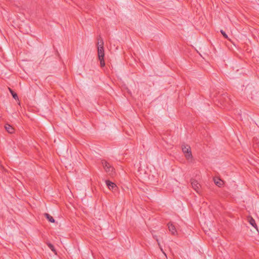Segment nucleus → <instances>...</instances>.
I'll return each instance as SVG.
<instances>
[{
    "label": "nucleus",
    "instance_id": "f257e3e1",
    "mask_svg": "<svg viewBox=\"0 0 259 259\" xmlns=\"http://www.w3.org/2000/svg\"><path fill=\"white\" fill-rule=\"evenodd\" d=\"M104 42L100 38L98 39V55L99 59L100 61V65L102 67L105 66V62L104 60V51L103 48Z\"/></svg>",
    "mask_w": 259,
    "mask_h": 259
},
{
    "label": "nucleus",
    "instance_id": "f03ea898",
    "mask_svg": "<svg viewBox=\"0 0 259 259\" xmlns=\"http://www.w3.org/2000/svg\"><path fill=\"white\" fill-rule=\"evenodd\" d=\"M102 165L105 171L109 175L113 176L115 174L114 168L105 160H102Z\"/></svg>",
    "mask_w": 259,
    "mask_h": 259
},
{
    "label": "nucleus",
    "instance_id": "7ed1b4c3",
    "mask_svg": "<svg viewBox=\"0 0 259 259\" xmlns=\"http://www.w3.org/2000/svg\"><path fill=\"white\" fill-rule=\"evenodd\" d=\"M182 151L185 154L186 157L189 159L192 158L190 147L188 145L182 146Z\"/></svg>",
    "mask_w": 259,
    "mask_h": 259
},
{
    "label": "nucleus",
    "instance_id": "20e7f679",
    "mask_svg": "<svg viewBox=\"0 0 259 259\" xmlns=\"http://www.w3.org/2000/svg\"><path fill=\"white\" fill-rule=\"evenodd\" d=\"M191 185L194 190L197 192H199V188L200 185L196 180H192L191 181Z\"/></svg>",
    "mask_w": 259,
    "mask_h": 259
},
{
    "label": "nucleus",
    "instance_id": "39448f33",
    "mask_svg": "<svg viewBox=\"0 0 259 259\" xmlns=\"http://www.w3.org/2000/svg\"><path fill=\"white\" fill-rule=\"evenodd\" d=\"M168 230L169 232L172 234V235H176L177 233V230L176 229L175 226L171 223H168L167 224Z\"/></svg>",
    "mask_w": 259,
    "mask_h": 259
},
{
    "label": "nucleus",
    "instance_id": "423d86ee",
    "mask_svg": "<svg viewBox=\"0 0 259 259\" xmlns=\"http://www.w3.org/2000/svg\"><path fill=\"white\" fill-rule=\"evenodd\" d=\"M106 184L110 190H114V189L116 187V185L114 183L110 182L109 180L106 181Z\"/></svg>",
    "mask_w": 259,
    "mask_h": 259
},
{
    "label": "nucleus",
    "instance_id": "0eeeda50",
    "mask_svg": "<svg viewBox=\"0 0 259 259\" xmlns=\"http://www.w3.org/2000/svg\"><path fill=\"white\" fill-rule=\"evenodd\" d=\"M214 182L219 187H221L224 184L223 181L219 178H214Z\"/></svg>",
    "mask_w": 259,
    "mask_h": 259
},
{
    "label": "nucleus",
    "instance_id": "6e6552de",
    "mask_svg": "<svg viewBox=\"0 0 259 259\" xmlns=\"http://www.w3.org/2000/svg\"><path fill=\"white\" fill-rule=\"evenodd\" d=\"M5 128L8 133L11 134L13 133L14 131L13 127L9 124H6L5 125Z\"/></svg>",
    "mask_w": 259,
    "mask_h": 259
},
{
    "label": "nucleus",
    "instance_id": "1a4fd4ad",
    "mask_svg": "<svg viewBox=\"0 0 259 259\" xmlns=\"http://www.w3.org/2000/svg\"><path fill=\"white\" fill-rule=\"evenodd\" d=\"M45 216L46 218L48 220V221L51 223H55V219L49 214L45 213Z\"/></svg>",
    "mask_w": 259,
    "mask_h": 259
},
{
    "label": "nucleus",
    "instance_id": "9d476101",
    "mask_svg": "<svg viewBox=\"0 0 259 259\" xmlns=\"http://www.w3.org/2000/svg\"><path fill=\"white\" fill-rule=\"evenodd\" d=\"M249 223L250 224L253 226V227H254L255 228H256L257 227V226L255 224V221L254 219H253L252 218H251L250 220H249Z\"/></svg>",
    "mask_w": 259,
    "mask_h": 259
},
{
    "label": "nucleus",
    "instance_id": "9b49d317",
    "mask_svg": "<svg viewBox=\"0 0 259 259\" xmlns=\"http://www.w3.org/2000/svg\"><path fill=\"white\" fill-rule=\"evenodd\" d=\"M10 90V91L13 96V98L15 99H18V96L17 95V94L16 93H15L14 92H13L12 90H11L10 89H9Z\"/></svg>",
    "mask_w": 259,
    "mask_h": 259
},
{
    "label": "nucleus",
    "instance_id": "f8f14e48",
    "mask_svg": "<svg viewBox=\"0 0 259 259\" xmlns=\"http://www.w3.org/2000/svg\"><path fill=\"white\" fill-rule=\"evenodd\" d=\"M221 32L222 34V35L224 36V37H225L226 38H228V35L224 31H223V30H221Z\"/></svg>",
    "mask_w": 259,
    "mask_h": 259
},
{
    "label": "nucleus",
    "instance_id": "ddd939ff",
    "mask_svg": "<svg viewBox=\"0 0 259 259\" xmlns=\"http://www.w3.org/2000/svg\"><path fill=\"white\" fill-rule=\"evenodd\" d=\"M48 245H49V248H50L52 251H54L55 250H54V246H53L52 244H49Z\"/></svg>",
    "mask_w": 259,
    "mask_h": 259
},
{
    "label": "nucleus",
    "instance_id": "4468645a",
    "mask_svg": "<svg viewBox=\"0 0 259 259\" xmlns=\"http://www.w3.org/2000/svg\"><path fill=\"white\" fill-rule=\"evenodd\" d=\"M154 238L156 240L158 245H160V244H159V240H158V239L157 238V237L156 236H154Z\"/></svg>",
    "mask_w": 259,
    "mask_h": 259
}]
</instances>
